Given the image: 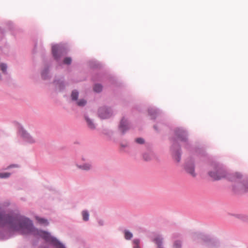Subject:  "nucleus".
<instances>
[{
  "instance_id": "f257e3e1",
  "label": "nucleus",
  "mask_w": 248,
  "mask_h": 248,
  "mask_svg": "<svg viewBox=\"0 0 248 248\" xmlns=\"http://www.w3.org/2000/svg\"><path fill=\"white\" fill-rule=\"evenodd\" d=\"M188 133L186 129L183 127H176L174 130V136L171 138L172 145L170 151L173 159L179 162L181 159V149L178 141L184 143V147L189 151L195 158H199L204 160L207 156L205 149L202 146L192 145L188 140Z\"/></svg>"
},
{
  "instance_id": "f03ea898",
  "label": "nucleus",
  "mask_w": 248,
  "mask_h": 248,
  "mask_svg": "<svg viewBox=\"0 0 248 248\" xmlns=\"http://www.w3.org/2000/svg\"><path fill=\"white\" fill-rule=\"evenodd\" d=\"M211 165L213 170L209 171L208 175L214 180L226 178L235 183L233 186V189L235 192L248 191V179L243 177L240 173H230L225 166L217 162H213Z\"/></svg>"
},
{
  "instance_id": "7ed1b4c3",
  "label": "nucleus",
  "mask_w": 248,
  "mask_h": 248,
  "mask_svg": "<svg viewBox=\"0 0 248 248\" xmlns=\"http://www.w3.org/2000/svg\"><path fill=\"white\" fill-rule=\"evenodd\" d=\"M34 236L42 238L46 243L50 244L55 248H66L64 244L48 232L39 230Z\"/></svg>"
},
{
  "instance_id": "20e7f679",
  "label": "nucleus",
  "mask_w": 248,
  "mask_h": 248,
  "mask_svg": "<svg viewBox=\"0 0 248 248\" xmlns=\"http://www.w3.org/2000/svg\"><path fill=\"white\" fill-rule=\"evenodd\" d=\"M191 237L192 240L196 243L203 242L210 246H212L216 242V240L209 235L200 232H193Z\"/></svg>"
},
{
  "instance_id": "39448f33",
  "label": "nucleus",
  "mask_w": 248,
  "mask_h": 248,
  "mask_svg": "<svg viewBox=\"0 0 248 248\" xmlns=\"http://www.w3.org/2000/svg\"><path fill=\"white\" fill-rule=\"evenodd\" d=\"M17 138L19 142L22 144H32L35 142V140L21 125L18 127Z\"/></svg>"
},
{
  "instance_id": "423d86ee",
  "label": "nucleus",
  "mask_w": 248,
  "mask_h": 248,
  "mask_svg": "<svg viewBox=\"0 0 248 248\" xmlns=\"http://www.w3.org/2000/svg\"><path fill=\"white\" fill-rule=\"evenodd\" d=\"M68 50L63 44H56L52 46V53L54 59L60 63L61 58L66 55Z\"/></svg>"
},
{
  "instance_id": "0eeeda50",
  "label": "nucleus",
  "mask_w": 248,
  "mask_h": 248,
  "mask_svg": "<svg viewBox=\"0 0 248 248\" xmlns=\"http://www.w3.org/2000/svg\"><path fill=\"white\" fill-rule=\"evenodd\" d=\"M131 124L130 122L125 118H123L120 121L118 126V129L122 135H124L126 132L131 128Z\"/></svg>"
},
{
  "instance_id": "6e6552de",
  "label": "nucleus",
  "mask_w": 248,
  "mask_h": 248,
  "mask_svg": "<svg viewBox=\"0 0 248 248\" xmlns=\"http://www.w3.org/2000/svg\"><path fill=\"white\" fill-rule=\"evenodd\" d=\"M185 170L192 177H195L196 173L195 172V164L193 158L188 159L185 165Z\"/></svg>"
},
{
  "instance_id": "1a4fd4ad",
  "label": "nucleus",
  "mask_w": 248,
  "mask_h": 248,
  "mask_svg": "<svg viewBox=\"0 0 248 248\" xmlns=\"http://www.w3.org/2000/svg\"><path fill=\"white\" fill-rule=\"evenodd\" d=\"M99 117L102 119L109 118L112 115V109L106 107H100L98 111Z\"/></svg>"
},
{
  "instance_id": "9d476101",
  "label": "nucleus",
  "mask_w": 248,
  "mask_h": 248,
  "mask_svg": "<svg viewBox=\"0 0 248 248\" xmlns=\"http://www.w3.org/2000/svg\"><path fill=\"white\" fill-rule=\"evenodd\" d=\"M41 75L42 79L44 80L50 79L51 77L50 66L49 65H45L41 71Z\"/></svg>"
},
{
  "instance_id": "9b49d317",
  "label": "nucleus",
  "mask_w": 248,
  "mask_h": 248,
  "mask_svg": "<svg viewBox=\"0 0 248 248\" xmlns=\"http://www.w3.org/2000/svg\"><path fill=\"white\" fill-rule=\"evenodd\" d=\"M56 88L60 91H62L65 88V84L64 82V79L61 78L59 79L55 80L53 82Z\"/></svg>"
},
{
  "instance_id": "f8f14e48",
  "label": "nucleus",
  "mask_w": 248,
  "mask_h": 248,
  "mask_svg": "<svg viewBox=\"0 0 248 248\" xmlns=\"http://www.w3.org/2000/svg\"><path fill=\"white\" fill-rule=\"evenodd\" d=\"M164 238L162 235L157 234L153 239V241L157 245V248H164L163 245Z\"/></svg>"
},
{
  "instance_id": "ddd939ff",
  "label": "nucleus",
  "mask_w": 248,
  "mask_h": 248,
  "mask_svg": "<svg viewBox=\"0 0 248 248\" xmlns=\"http://www.w3.org/2000/svg\"><path fill=\"white\" fill-rule=\"evenodd\" d=\"M148 113L152 119H155L160 113V110L155 108H149Z\"/></svg>"
},
{
  "instance_id": "4468645a",
  "label": "nucleus",
  "mask_w": 248,
  "mask_h": 248,
  "mask_svg": "<svg viewBox=\"0 0 248 248\" xmlns=\"http://www.w3.org/2000/svg\"><path fill=\"white\" fill-rule=\"evenodd\" d=\"M84 117L88 127L91 130L95 129L96 125L94 123L93 120L90 119L87 115H85Z\"/></svg>"
},
{
  "instance_id": "2eb2a0df",
  "label": "nucleus",
  "mask_w": 248,
  "mask_h": 248,
  "mask_svg": "<svg viewBox=\"0 0 248 248\" xmlns=\"http://www.w3.org/2000/svg\"><path fill=\"white\" fill-rule=\"evenodd\" d=\"M77 167L82 170H89L91 169L92 165L90 162H88L83 164H78Z\"/></svg>"
},
{
  "instance_id": "dca6fc26",
  "label": "nucleus",
  "mask_w": 248,
  "mask_h": 248,
  "mask_svg": "<svg viewBox=\"0 0 248 248\" xmlns=\"http://www.w3.org/2000/svg\"><path fill=\"white\" fill-rule=\"evenodd\" d=\"M123 233L124 235V238L126 240H131L133 236V233L128 230H124L123 231Z\"/></svg>"
},
{
  "instance_id": "f3484780",
  "label": "nucleus",
  "mask_w": 248,
  "mask_h": 248,
  "mask_svg": "<svg viewBox=\"0 0 248 248\" xmlns=\"http://www.w3.org/2000/svg\"><path fill=\"white\" fill-rule=\"evenodd\" d=\"M82 219L84 221H88L89 220V212L87 210H84L81 212Z\"/></svg>"
},
{
  "instance_id": "a211bd4d",
  "label": "nucleus",
  "mask_w": 248,
  "mask_h": 248,
  "mask_svg": "<svg viewBox=\"0 0 248 248\" xmlns=\"http://www.w3.org/2000/svg\"><path fill=\"white\" fill-rule=\"evenodd\" d=\"M100 63L95 60H91L89 62V65L91 68H96L100 67Z\"/></svg>"
},
{
  "instance_id": "6ab92c4d",
  "label": "nucleus",
  "mask_w": 248,
  "mask_h": 248,
  "mask_svg": "<svg viewBox=\"0 0 248 248\" xmlns=\"http://www.w3.org/2000/svg\"><path fill=\"white\" fill-rule=\"evenodd\" d=\"M35 218L37 221L40 224L44 225H47L48 224V222L46 219L42 217H36Z\"/></svg>"
},
{
  "instance_id": "aec40b11",
  "label": "nucleus",
  "mask_w": 248,
  "mask_h": 248,
  "mask_svg": "<svg viewBox=\"0 0 248 248\" xmlns=\"http://www.w3.org/2000/svg\"><path fill=\"white\" fill-rule=\"evenodd\" d=\"M140 240L139 238H135L132 240L133 248H140Z\"/></svg>"
},
{
  "instance_id": "412c9836",
  "label": "nucleus",
  "mask_w": 248,
  "mask_h": 248,
  "mask_svg": "<svg viewBox=\"0 0 248 248\" xmlns=\"http://www.w3.org/2000/svg\"><path fill=\"white\" fill-rule=\"evenodd\" d=\"M78 92L77 90H73L71 93V98L72 100L76 101L77 100L78 97Z\"/></svg>"
},
{
  "instance_id": "4be33fe9",
  "label": "nucleus",
  "mask_w": 248,
  "mask_h": 248,
  "mask_svg": "<svg viewBox=\"0 0 248 248\" xmlns=\"http://www.w3.org/2000/svg\"><path fill=\"white\" fill-rule=\"evenodd\" d=\"M102 86L100 84H95L93 87V91L96 93H100L102 90Z\"/></svg>"
},
{
  "instance_id": "5701e85b",
  "label": "nucleus",
  "mask_w": 248,
  "mask_h": 248,
  "mask_svg": "<svg viewBox=\"0 0 248 248\" xmlns=\"http://www.w3.org/2000/svg\"><path fill=\"white\" fill-rule=\"evenodd\" d=\"M103 133L109 138H111L113 135V131L107 129H104Z\"/></svg>"
},
{
  "instance_id": "b1692460",
  "label": "nucleus",
  "mask_w": 248,
  "mask_h": 248,
  "mask_svg": "<svg viewBox=\"0 0 248 248\" xmlns=\"http://www.w3.org/2000/svg\"><path fill=\"white\" fill-rule=\"evenodd\" d=\"M7 66L5 63H0V69L4 74H6L7 73Z\"/></svg>"
},
{
  "instance_id": "393cba45",
  "label": "nucleus",
  "mask_w": 248,
  "mask_h": 248,
  "mask_svg": "<svg viewBox=\"0 0 248 248\" xmlns=\"http://www.w3.org/2000/svg\"><path fill=\"white\" fill-rule=\"evenodd\" d=\"M11 173L9 172H0V178L1 179H5L10 177Z\"/></svg>"
},
{
  "instance_id": "a878e982",
  "label": "nucleus",
  "mask_w": 248,
  "mask_h": 248,
  "mask_svg": "<svg viewBox=\"0 0 248 248\" xmlns=\"http://www.w3.org/2000/svg\"><path fill=\"white\" fill-rule=\"evenodd\" d=\"M173 248H181L182 242L179 240H176L174 241L173 246Z\"/></svg>"
},
{
  "instance_id": "bb28decb",
  "label": "nucleus",
  "mask_w": 248,
  "mask_h": 248,
  "mask_svg": "<svg viewBox=\"0 0 248 248\" xmlns=\"http://www.w3.org/2000/svg\"><path fill=\"white\" fill-rule=\"evenodd\" d=\"M86 101L84 99L79 100L77 102V104L79 107H83L86 104Z\"/></svg>"
},
{
  "instance_id": "cd10ccee",
  "label": "nucleus",
  "mask_w": 248,
  "mask_h": 248,
  "mask_svg": "<svg viewBox=\"0 0 248 248\" xmlns=\"http://www.w3.org/2000/svg\"><path fill=\"white\" fill-rule=\"evenodd\" d=\"M72 62V59L70 57H65L63 61V63L65 64L69 65Z\"/></svg>"
},
{
  "instance_id": "c85d7f7f",
  "label": "nucleus",
  "mask_w": 248,
  "mask_h": 248,
  "mask_svg": "<svg viewBox=\"0 0 248 248\" xmlns=\"http://www.w3.org/2000/svg\"><path fill=\"white\" fill-rule=\"evenodd\" d=\"M143 159L146 161H149L151 159V155L149 153H144L143 155Z\"/></svg>"
},
{
  "instance_id": "c756f323",
  "label": "nucleus",
  "mask_w": 248,
  "mask_h": 248,
  "mask_svg": "<svg viewBox=\"0 0 248 248\" xmlns=\"http://www.w3.org/2000/svg\"><path fill=\"white\" fill-rule=\"evenodd\" d=\"M237 217L244 221L248 222V216L245 215H239Z\"/></svg>"
},
{
  "instance_id": "7c9ffc66",
  "label": "nucleus",
  "mask_w": 248,
  "mask_h": 248,
  "mask_svg": "<svg viewBox=\"0 0 248 248\" xmlns=\"http://www.w3.org/2000/svg\"><path fill=\"white\" fill-rule=\"evenodd\" d=\"M162 125H164V124L162 123H158L154 125V127L156 131H158L159 130V127Z\"/></svg>"
},
{
  "instance_id": "2f4dec72",
  "label": "nucleus",
  "mask_w": 248,
  "mask_h": 248,
  "mask_svg": "<svg viewBox=\"0 0 248 248\" xmlns=\"http://www.w3.org/2000/svg\"><path fill=\"white\" fill-rule=\"evenodd\" d=\"M135 141L138 144H143L144 142V140L143 138H139L135 140Z\"/></svg>"
},
{
  "instance_id": "473e14b6",
  "label": "nucleus",
  "mask_w": 248,
  "mask_h": 248,
  "mask_svg": "<svg viewBox=\"0 0 248 248\" xmlns=\"http://www.w3.org/2000/svg\"><path fill=\"white\" fill-rule=\"evenodd\" d=\"M98 223L101 226H103L104 224V220H103L102 219L98 220Z\"/></svg>"
},
{
  "instance_id": "72a5a7b5",
  "label": "nucleus",
  "mask_w": 248,
  "mask_h": 248,
  "mask_svg": "<svg viewBox=\"0 0 248 248\" xmlns=\"http://www.w3.org/2000/svg\"><path fill=\"white\" fill-rule=\"evenodd\" d=\"M109 80H110V81L113 80V78H112V77L110 78H109Z\"/></svg>"
},
{
  "instance_id": "f704fd0d",
  "label": "nucleus",
  "mask_w": 248,
  "mask_h": 248,
  "mask_svg": "<svg viewBox=\"0 0 248 248\" xmlns=\"http://www.w3.org/2000/svg\"><path fill=\"white\" fill-rule=\"evenodd\" d=\"M14 166H15V165H14L10 166L9 167V168H11V167H14Z\"/></svg>"
},
{
  "instance_id": "c9c22d12",
  "label": "nucleus",
  "mask_w": 248,
  "mask_h": 248,
  "mask_svg": "<svg viewBox=\"0 0 248 248\" xmlns=\"http://www.w3.org/2000/svg\"><path fill=\"white\" fill-rule=\"evenodd\" d=\"M101 79V78H99V79H98V80H100Z\"/></svg>"
},
{
  "instance_id": "e433bc0d",
  "label": "nucleus",
  "mask_w": 248,
  "mask_h": 248,
  "mask_svg": "<svg viewBox=\"0 0 248 248\" xmlns=\"http://www.w3.org/2000/svg\"><path fill=\"white\" fill-rule=\"evenodd\" d=\"M93 81H95V80H96V79H94V78H93Z\"/></svg>"
},
{
  "instance_id": "4c0bfd02",
  "label": "nucleus",
  "mask_w": 248,
  "mask_h": 248,
  "mask_svg": "<svg viewBox=\"0 0 248 248\" xmlns=\"http://www.w3.org/2000/svg\"><path fill=\"white\" fill-rule=\"evenodd\" d=\"M40 248H42L41 247H40ZM44 248H47V247H45Z\"/></svg>"
}]
</instances>
